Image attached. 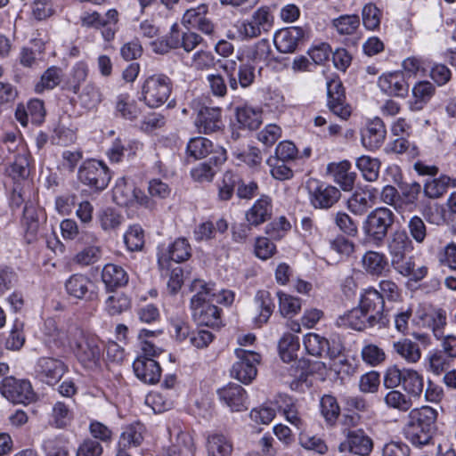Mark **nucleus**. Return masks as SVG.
I'll use <instances>...</instances> for the list:
<instances>
[{
  "label": "nucleus",
  "instance_id": "nucleus-1",
  "mask_svg": "<svg viewBox=\"0 0 456 456\" xmlns=\"http://www.w3.org/2000/svg\"><path fill=\"white\" fill-rule=\"evenodd\" d=\"M191 289L195 294L191 298V310L192 318L200 324L212 328H218L222 324L219 308L213 304L216 291L211 284L201 280H195Z\"/></svg>",
  "mask_w": 456,
  "mask_h": 456
},
{
  "label": "nucleus",
  "instance_id": "nucleus-2",
  "mask_svg": "<svg viewBox=\"0 0 456 456\" xmlns=\"http://www.w3.org/2000/svg\"><path fill=\"white\" fill-rule=\"evenodd\" d=\"M438 412L430 406L410 411L404 427L406 438L416 446L428 444L436 430Z\"/></svg>",
  "mask_w": 456,
  "mask_h": 456
},
{
  "label": "nucleus",
  "instance_id": "nucleus-3",
  "mask_svg": "<svg viewBox=\"0 0 456 456\" xmlns=\"http://www.w3.org/2000/svg\"><path fill=\"white\" fill-rule=\"evenodd\" d=\"M84 330L75 323L59 324L53 319H47L45 322L43 339L50 348L72 349L77 340L82 338Z\"/></svg>",
  "mask_w": 456,
  "mask_h": 456
},
{
  "label": "nucleus",
  "instance_id": "nucleus-4",
  "mask_svg": "<svg viewBox=\"0 0 456 456\" xmlns=\"http://www.w3.org/2000/svg\"><path fill=\"white\" fill-rule=\"evenodd\" d=\"M72 347L78 362L86 370L96 371L101 369L102 360V343L98 337L82 332Z\"/></svg>",
  "mask_w": 456,
  "mask_h": 456
},
{
  "label": "nucleus",
  "instance_id": "nucleus-5",
  "mask_svg": "<svg viewBox=\"0 0 456 456\" xmlns=\"http://www.w3.org/2000/svg\"><path fill=\"white\" fill-rule=\"evenodd\" d=\"M384 385L387 388H395L400 385L411 395L418 397L423 391V377L417 370L410 368L400 370L393 365L385 372Z\"/></svg>",
  "mask_w": 456,
  "mask_h": 456
},
{
  "label": "nucleus",
  "instance_id": "nucleus-6",
  "mask_svg": "<svg viewBox=\"0 0 456 456\" xmlns=\"http://www.w3.org/2000/svg\"><path fill=\"white\" fill-rule=\"evenodd\" d=\"M395 215L387 208H377L372 210L363 223L366 236L374 242H381L393 225Z\"/></svg>",
  "mask_w": 456,
  "mask_h": 456
},
{
  "label": "nucleus",
  "instance_id": "nucleus-7",
  "mask_svg": "<svg viewBox=\"0 0 456 456\" xmlns=\"http://www.w3.org/2000/svg\"><path fill=\"white\" fill-rule=\"evenodd\" d=\"M273 25V17L266 7L258 8L248 20L237 26L239 37L243 40L253 39L269 32Z\"/></svg>",
  "mask_w": 456,
  "mask_h": 456
},
{
  "label": "nucleus",
  "instance_id": "nucleus-8",
  "mask_svg": "<svg viewBox=\"0 0 456 456\" xmlns=\"http://www.w3.org/2000/svg\"><path fill=\"white\" fill-rule=\"evenodd\" d=\"M170 93V79L164 75L149 77L142 86V100L151 108H157L165 103Z\"/></svg>",
  "mask_w": 456,
  "mask_h": 456
},
{
  "label": "nucleus",
  "instance_id": "nucleus-9",
  "mask_svg": "<svg viewBox=\"0 0 456 456\" xmlns=\"http://www.w3.org/2000/svg\"><path fill=\"white\" fill-rule=\"evenodd\" d=\"M186 152L194 159H202L210 156V161L216 166L224 164L227 159V152L223 146L215 145L209 139L203 136L190 139Z\"/></svg>",
  "mask_w": 456,
  "mask_h": 456
},
{
  "label": "nucleus",
  "instance_id": "nucleus-10",
  "mask_svg": "<svg viewBox=\"0 0 456 456\" xmlns=\"http://www.w3.org/2000/svg\"><path fill=\"white\" fill-rule=\"evenodd\" d=\"M235 354L238 361L232 365L231 375L241 383L248 384L256 377V365L260 363L261 356L241 347L235 349Z\"/></svg>",
  "mask_w": 456,
  "mask_h": 456
},
{
  "label": "nucleus",
  "instance_id": "nucleus-11",
  "mask_svg": "<svg viewBox=\"0 0 456 456\" xmlns=\"http://www.w3.org/2000/svg\"><path fill=\"white\" fill-rule=\"evenodd\" d=\"M0 392L4 397L13 403H30L36 400L29 381L17 379L12 376L4 378L0 384Z\"/></svg>",
  "mask_w": 456,
  "mask_h": 456
},
{
  "label": "nucleus",
  "instance_id": "nucleus-12",
  "mask_svg": "<svg viewBox=\"0 0 456 456\" xmlns=\"http://www.w3.org/2000/svg\"><path fill=\"white\" fill-rule=\"evenodd\" d=\"M78 179L82 183L101 191L107 187L110 175L105 164L93 159L85 161L79 167Z\"/></svg>",
  "mask_w": 456,
  "mask_h": 456
},
{
  "label": "nucleus",
  "instance_id": "nucleus-13",
  "mask_svg": "<svg viewBox=\"0 0 456 456\" xmlns=\"http://www.w3.org/2000/svg\"><path fill=\"white\" fill-rule=\"evenodd\" d=\"M359 306L369 317V325H384L387 322L384 312L385 302L383 296L377 289L370 288L362 295Z\"/></svg>",
  "mask_w": 456,
  "mask_h": 456
},
{
  "label": "nucleus",
  "instance_id": "nucleus-14",
  "mask_svg": "<svg viewBox=\"0 0 456 456\" xmlns=\"http://www.w3.org/2000/svg\"><path fill=\"white\" fill-rule=\"evenodd\" d=\"M113 200L119 206L145 205L148 199L133 183L119 179L113 189Z\"/></svg>",
  "mask_w": 456,
  "mask_h": 456
},
{
  "label": "nucleus",
  "instance_id": "nucleus-15",
  "mask_svg": "<svg viewBox=\"0 0 456 456\" xmlns=\"http://www.w3.org/2000/svg\"><path fill=\"white\" fill-rule=\"evenodd\" d=\"M387 249L391 264L396 271L407 262L406 253L412 249V242L405 232L396 231L388 240Z\"/></svg>",
  "mask_w": 456,
  "mask_h": 456
},
{
  "label": "nucleus",
  "instance_id": "nucleus-16",
  "mask_svg": "<svg viewBox=\"0 0 456 456\" xmlns=\"http://www.w3.org/2000/svg\"><path fill=\"white\" fill-rule=\"evenodd\" d=\"M311 202L315 208H329L340 198V191L332 185L313 180L308 183Z\"/></svg>",
  "mask_w": 456,
  "mask_h": 456
},
{
  "label": "nucleus",
  "instance_id": "nucleus-17",
  "mask_svg": "<svg viewBox=\"0 0 456 456\" xmlns=\"http://www.w3.org/2000/svg\"><path fill=\"white\" fill-rule=\"evenodd\" d=\"M93 288V281L87 275L81 273L71 275L65 282L67 293L80 300L93 301L96 299L97 293Z\"/></svg>",
  "mask_w": 456,
  "mask_h": 456
},
{
  "label": "nucleus",
  "instance_id": "nucleus-18",
  "mask_svg": "<svg viewBox=\"0 0 456 456\" xmlns=\"http://www.w3.org/2000/svg\"><path fill=\"white\" fill-rule=\"evenodd\" d=\"M67 370L65 363L57 358L41 357L36 366V372L40 379L49 385L56 384Z\"/></svg>",
  "mask_w": 456,
  "mask_h": 456
},
{
  "label": "nucleus",
  "instance_id": "nucleus-19",
  "mask_svg": "<svg viewBox=\"0 0 456 456\" xmlns=\"http://www.w3.org/2000/svg\"><path fill=\"white\" fill-rule=\"evenodd\" d=\"M191 248L184 238L175 240L167 249V253H161L159 256V266L161 270H168L170 260L175 263L187 261L191 257Z\"/></svg>",
  "mask_w": 456,
  "mask_h": 456
},
{
  "label": "nucleus",
  "instance_id": "nucleus-20",
  "mask_svg": "<svg viewBox=\"0 0 456 456\" xmlns=\"http://www.w3.org/2000/svg\"><path fill=\"white\" fill-rule=\"evenodd\" d=\"M194 125L200 134H212L222 126L221 109L218 107H202L195 118Z\"/></svg>",
  "mask_w": 456,
  "mask_h": 456
},
{
  "label": "nucleus",
  "instance_id": "nucleus-21",
  "mask_svg": "<svg viewBox=\"0 0 456 456\" xmlns=\"http://www.w3.org/2000/svg\"><path fill=\"white\" fill-rule=\"evenodd\" d=\"M305 37V30L300 27H289L278 31L273 38L277 50L283 53H293L300 40Z\"/></svg>",
  "mask_w": 456,
  "mask_h": 456
},
{
  "label": "nucleus",
  "instance_id": "nucleus-22",
  "mask_svg": "<svg viewBox=\"0 0 456 456\" xmlns=\"http://www.w3.org/2000/svg\"><path fill=\"white\" fill-rule=\"evenodd\" d=\"M373 442L362 430L352 431L347 434L346 440L340 444L339 451L348 450L357 455L366 456L370 453Z\"/></svg>",
  "mask_w": 456,
  "mask_h": 456
},
{
  "label": "nucleus",
  "instance_id": "nucleus-23",
  "mask_svg": "<svg viewBox=\"0 0 456 456\" xmlns=\"http://www.w3.org/2000/svg\"><path fill=\"white\" fill-rule=\"evenodd\" d=\"M133 368L137 378L145 383L154 384L160 379L161 368L152 358L138 356L133 363Z\"/></svg>",
  "mask_w": 456,
  "mask_h": 456
},
{
  "label": "nucleus",
  "instance_id": "nucleus-24",
  "mask_svg": "<svg viewBox=\"0 0 456 456\" xmlns=\"http://www.w3.org/2000/svg\"><path fill=\"white\" fill-rule=\"evenodd\" d=\"M272 214L273 203L271 197L262 195L246 212V219L250 225L258 226L268 221Z\"/></svg>",
  "mask_w": 456,
  "mask_h": 456
},
{
  "label": "nucleus",
  "instance_id": "nucleus-25",
  "mask_svg": "<svg viewBox=\"0 0 456 456\" xmlns=\"http://www.w3.org/2000/svg\"><path fill=\"white\" fill-rule=\"evenodd\" d=\"M220 399L232 411H241L247 409L246 391L237 384H229L218 390Z\"/></svg>",
  "mask_w": 456,
  "mask_h": 456
},
{
  "label": "nucleus",
  "instance_id": "nucleus-26",
  "mask_svg": "<svg viewBox=\"0 0 456 456\" xmlns=\"http://www.w3.org/2000/svg\"><path fill=\"white\" fill-rule=\"evenodd\" d=\"M386 127L379 118L370 120L362 134V142L369 150H376L381 146L386 138Z\"/></svg>",
  "mask_w": 456,
  "mask_h": 456
},
{
  "label": "nucleus",
  "instance_id": "nucleus-27",
  "mask_svg": "<svg viewBox=\"0 0 456 456\" xmlns=\"http://www.w3.org/2000/svg\"><path fill=\"white\" fill-rule=\"evenodd\" d=\"M350 163L344 160L338 163L329 164L327 170L344 191H351L354 187L355 174L350 172Z\"/></svg>",
  "mask_w": 456,
  "mask_h": 456
},
{
  "label": "nucleus",
  "instance_id": "nucleus-28",
  "mask_svg": "<svg viewBox=\"0 0 456 456\" xmlns=\"http://www.w3.org/2000/svg\"><path fill=\"white\" fill-rule=\"evenodd\" d=\"M379 86L386 94L396 96H403L408 91V85L401 72L382 75L379 78Z\"/></svg>",
  "mask_w": 456,
  "mask_h": 456
},
{
  "label": "nucleus",
  "instance_id": "nucleus-29",
  "mask_svg": "<svg viewBox=\"0 0 456 456\" xmlns=\"http://www.w3.org/2000/svg\"><path fill=\"white\" fill-rule=\"evenodd\" d=\"M304 346L309 354L314 356H322L326 354L330 357H335L337 351L330 348L329 340L316 333L311 332L304 337Z\"/></svg>",
  "mask_w": 456,
  "mask_h": 456
},
{
  "label": "nucleus",
  "instance_id": "nucleus-30",
  "mask_svg": "<svg viewBox=\"0 0 456 456\" xmlns=\"http://www.w3.org/2000/svg\"><path fill=\"white\" fill-rule=\"evenodd\" d=\"M456 187V179L442 175L437 178L428 179L423 191L426 197L436 200L443 197L450 188Z\"/></svg>",
  "mask_w": 456,
  "mask_h": 456
},
{
  "label": "nucleus",
  "instance_id": "nucleus-31",
  "mask_svg": "<svg viewBox=\"0 0 456 456\" xmlns=\"http://www.w3.org/2000/svg\"><path fill=\"white\" fill-rule=\"evenodd\" d=\"M274 304L271 293L267 290H259L254 300L253 310L256 314V322L262 325L269 320L273 314Z\"/></svg>",
  "mask_w": 456,
  "mask_h": 456
},
{
  "label": "nucleus",
  "instance_id": "nucleus-32",
  "mask_svg": "<svg viewBox=\"0 0 456 456\" xmlns=\"http://www.w3.org/2000/svg\"><path fill=\"white\" fill-rule=\"evenodd\" d=\"M276 403L288 422L298 430L304 428V420L289 396L287 395H279L276 398Z\"/></svg>",
  "mask_w": 456,
  "mask_h": 456
},
{
  "label": "nucleus",
  "instance_id": "nucleus-33",
  "mask_svg": "<svg viewBox=\"0 0 456 456\" xmlns=\"http://www.w3.org/2000/svg\"><path fill=\"white\" fill-rule=\"evenodd\" d=\"M208 456H231L232 452V443L223 434L214 433L207 439Z\"/></svg>",
  "mask_w": 456,
  "mask_h": 456
},
{
  "label": "nucleus",
  "instance_id": "nucleus-34",
  "mask_svg": "<svg viewBox=\"0 0 456 456\" xmlns=\"http://www.w3.org/2000/svg\"><path fill=\"white\" fill-rule=\"evenodd\" d=\"M263 111L260 108H253L248 105L238 107L236 109L237 121L249 130L257 129L263 122Z\"/></svg>",
  "mask_w": 456,
  "mask_h": 456
},
{
  "label": "nucleus",
  "instance_id": "nucleus-35",
  "mask_svg": "<svg viewBox=\"0 0 456 456\" xmlns=\"http://www.w3.org/2000/svg\"><path fill=\"white\" fill-rule=\"evenodd\" d=\"M387 265L385 255L377 251H367L362 257L363 270L372 276H380Z\"/></svg>",
  "mask_w": 456,
  "mask_h": 456
},
{
  "label": "nucleus",
  "instance_id": "nucleus-36",
  "mask_svg": "<svg viewBox=\"0 0 456 456\" xmlns=\"http://www.w3.org/2000/svg\"><path fill=\"white\" fill-rule=\"evenodd\" d=\"M395 353L408 363H417L421 358V349L416 342L403 338L393 344Z\"/></svg>",
  "mask_w": 456,
  "mask_h": 456
},
{
  "label": "nucleus",
  "instance_id": "nucleus-37",
  "mask_svg": "<svg viewBox=\"0 0 456 456\" xmlns=\"http://www.w3.org/2000/svg\"><path fill=\"white\" fill-rule=\"evenodd\" d=\"M143 425L141 423L131 424L121 433L117 446L126 449L137 447L143 440Z\"/></svg>",
  "mask_w": 456,
  "mask_h": 456
},
{
  "label": "nucleus",
  "instance_id": "nucleus-38",
  "mask_svg": "<svg viewBox=\"0 0 456 456\" xmlns=\"http://www.w3.org/2000/svg\"><path fill=\"white\" fill-rule=\"evenodd\" d=\"M102 279L108 288H116L126 285L128 281V275L121 266L107 264L102 269Z\"/></svg>",
  "mask_w": 456,
  "mask_h": 456
},
{
  "label": "nucleus",
  "instance_id": "nucleus-39",
  "mask_svg": "<svg viewBox=\"0 0 456 456\" xmlns=\"http://www.w3.org/2000/svg\"><path fill=\"white\" fill-rule=\"evenodd\" d=\"M61 79V69L56 66H52L42 74L40 80L35 86V92L42 94L45 90L53 89L60 85Z\"/></svg>",
  "mask_w": 456,
  "mask_h": 456
},
{
  "label": "nucleus",
  "instance_id": "nucleus-40",
  "mask_svg": "<svg viewBox=\"0 0 456 456\" xmlns=\"http://www.w3.org/2000/svg\"><path fill=\"white\" fill-rule=\"evenodd\" d=\"M180 32L179 27L175 23L171 27V30L167 38H158L151 42V49L156 53H167L169 50L179 47Z\"/></svg>",
  "mask_w": 456,
  "mask_h": 456
},
{
  "label": "nucleus",
  "instance_id": "nucleus-41",
  "mask_svg": "<svg viewBox=\"0 0 456 456\" xmlns=\"http://www.w3.org/2000/svg\"><path fill=\"white\" fill-rule=\"evenodd\" d=\"M298 349V338L291 333H285L279 341L280 355L285 362L295 360Z\"/></svg>",
  "mask_w": 456,
  "mask_h": 456
},
{
  "label": "nucleus",
  "instance_id": "nucleus-42",
  "mask_svg": "<svg viewBox=\"0 0 456 456\" xmlns=\"http://www.w3.org/2000/svg\"><path fill=\"white\" fill-rule=\"evenodd\" d=\"M356 167L365 180L374 182L378 179L380 168V161L378 159L362 155L357 159Z\"/></svg>",
  "mask_w": 456,
  "mask_h": 456
},
{
  "label": "nucleus",
  "instance_id": "nucleus-43",
  "mask_svg": "<svg viewBox=\"0 0 456 456\" xmlns=\"http://www.w3.org/2000/svg\"><path fill=\"white\" fill-rule=\"evenodd\" d=\"M279 312L284 317L293 316L301 310V299L282 291L277 292Z\"/></svg>",
  "mask_w": 456,
  "mask_h": 456
},
{
  "label": "nucleus",
  "instance_id": "nucleus-44",
  "mask_svg": "<svg viewBox=\"0 0 456 456\" xmlns=\"http://www.w3.org/2000/svg\"><path fill=\"white\" fill-rule=\"evenodd\" d=\"M73 413L70 405L64 402H57L52 410V424L58 428H66L72 420Z\"/></svg>",
  "mask_w": 456,
  "mask_h": 456
},
{
  "label": "nucleus",
  "instance_id": "nucleus-45",
  "mask_svg": "<svg viewBox=\"0 0 456 456\" xmlns=\"http://www.w3.org/2000/svg\"><path fill=\"white\" fill-rule=\"evenodd\" d=\"M131 306L130 298L121 292H115L105 301V310L110 315H118Z\"/></svg>",
  "mask_w": 456,
  "mask_h": 456
},
{
  "label": "nucleus",
  "instance_id": "nucleus-46",
  "mask_svg": "<svg viewBox=\"0 0 456 456\" xmlns=\"http://www.w3.org/2000/svg\"><path fill=\"white\" fill-rule=\"evenodd\" d=\"M332 26L339 35H353L360 26V18L356 14L341 15L332 20Z\"/></svg>",
  "mask_w": 456,
  "mask_h": 456
},
{
  "label": "nucleus",
  "instance_id": "nucleus-47",
  "mask_svg": "<svg viewBox=\"0 0 456 456\" xmlns=\"http://www.w3.org/2000/svg\"><path fill=\"white\" fill-rule=\"evenodd\" d=\"M24 225L26 227V240L28 243L37 239L39 231L40 222L38 212L33 207H26L24 208Z\"/></svg>",
  "mask_w": 456,
  "mask_h": 456
},
{
  "label": "nucleus",
  "instance_id": "nucleus-48",
  "mask_svg": "<svg viewBox=\"0 0 456 456\" xmlns=\"http://www.w3.org/2000/svg\"><path fill=\"white\" fill-rule=\"evenodd\" d=\"M427 322L431 328L434 336L440 339L444 337V330L447 324L446 313L442 308L433 309L427 314Z\"/></svg>",
  "mask_w": 456,
  "mask_h": 456
},
{
  "label": "nucleus",
  "instance_id": "nucleus-49",
  "mask_svg": "<svg viewBox=\"0 0 456 456\" xmlns=\"http://www.w3.org/2000/svg\"><path fill=\"white\" fill-rule=\"evenodd\" d=\"M341 320L344 324L356 330H362L366 327V324H369V317L360 306L346 313L341 317Z\"/></svg>",
  "mask_w": 456,
  "mask_h": 456
},
{
  "label": "nucleus",
  "instance_id": "nucleus-50",
  "mask_svg": "<svg viewBox=\"0 0 456 456\" xmlns=\"http://www.w3.org/2000/svg\"><path fill=\"white\" fill-rule=\"evenodd\" d=\"M88 75V68L86 63L78 62L77 63L71 70L70 77L67 82L68 90L73 92L74 94H77L80 86L84 83Z\"/></svg>",
  "mask_w": 456,
  "mask_h": 456
},
{
  "label": "nucleus",
  "instance_id": "nucleus-51",
  "mask_svg": "<svg viewBox=\"0 0 456 456\" xmlns=\"http://www.w3.org/2000/svg\"><path fill=\"white\" fill-rule=\"evenodd\" d=\"M124 240L130 251H139L144 245V232L139 225L131 226L124 235Z\"/></svg>",
  "mask_w": 456,
  "mask_h": 456
},
{
  "label": "nucleus",
  "instance_id": "nucleus-52",
  "mask_svg": "<svg viewBox=\"0 0 456 456\" xmlns=\"http://www.w3.org/2000/svg\"><path fill=\"white\" fill-rule=\"evenodd\" d=\"M156 331L149 330H142L139 333V339L141 340V349L142 354L141 356H145L149 358H152L158 356L161 354L162 349L154 345L152 341L150 340L151 338L156 335Z\"/></svg>",
  "mask_w": 456,
  "mask_h": 456
},
{
  "label": "nucleus",
  "instance_id": "nucleus-53",
  "mask_svg": "<svg viewBox=\"0 0 456 456\" xmlns=\"http://www.w3.org/2000/svg\"><path fill=\"white\" fill-rule=\"evenodd\" d=\"M191 444V438L188 433L178 430L175 433V440L172 439V444L167 449L168 456H182Z\"/></svg>",
  "mask_w": 456,
  "mask_h": 456
},
{
  "label": "nucleus",
  "instance_id": "nucleus-54",
  "mask_svg": "<svg viewBox=\"0 0 456 456\" xmlns=\"http://www.w3.org/2000/svg\"><path fill=\"white\" fill-rule=\"evenodd\" d=\"M374 195L368 191H355L348 200V207L354 213L363 212L373 203Z\"/></svg>",
  "mask_w": 456,
  "mask_h": 456
},
{
  "label": "nucleus",
  "instance_id": "nucleus-55",
  "mask_svg": "<svg viewBox=\"0 0 456 456\" xmlns=\"http://www.w3.org/2000/svg\"><path fill=\"white\" fill-rule=\"evenodd\" d=\"M400 274L409 277L411 281H419L424 279L428 273V268L426 265L415 268V264L411 257H408L407 262L396 270Z\"/></svg>",
  "mask_w": 456,
  "mask_h": 456
},
{
  "label": "nucleus",
  "instance_id": "nucleus-56",
  "mask_svg": "<svg viewBox=\"0 0 456 456\" xmlns=\"http://www.w3.org/2000/svg\"><path fill=\"white\" fill-rule=\"evenodd\" d=\"M128 94H120L118 96L116 110L123 118L133 120L139 115V109L134 102H128Z\"/></svg>",
  "mask_w": 456,
  "mask_h": 456
},
{
  "label": "nucleus",
  "instance_id": "nucleus-57",
  "mask_svg": "<svg viewBox=\"0 0 456 456\" xmlns=\"http://www.w3.org/2000/svg\"><path fill=\"white\" fill-rule=\"evenodd\" d=\"M380 11L376 5L371 3L365 4L362 12L364 27L370 30L379 28L380 24Z\"/></svg>",
  "mask_w": 456,
  "mask_h": 456
},
{
  "label": "nucleus",
  "instance_id": "nucleus-58",
  "mask_svg": "<svg viewBox=\"0 0 456 456\" xmlns=\"http://www.w3.org/2000/svg\"><path fill=\"white\" fill-rule=\"evenodd\" d=\"M321 411L327 421L333 422L340 412L336 398L329 395H323L321 399Z\"/></svg>",
  "mask_w": 456,
  "mask_h": 456
},
{
  "label": "nucleus",
  "instance_id": "nucleus-59",
  "mask_svg": "<svg viewBox=\"0 0 456 456\" xmlns=\"http://www.w3.org/2000/svg\"><path fill=\"white\" fill-rule=\"evenodd\" d=\"M284 162L277 159V158H269L267 159V164L271 168V175L274 179L284 181L293 177L292 169L285 165Z\"/></svg>",
  "mask_w": 456,
  "mask_h": 456
},
{
  "label": "nucleus",
  "instance_id": "nucleus-60",
  "mask_svg": "<svg viewBox=\"0 0 456 456\" xmlns=\"http://www.w3.org/2000/svg\"><path fill=\"white\" fill-rule=\"evenodd\" d=\"M102 256V248L100 246L92 245L89 246L75 256V262L81 265H89L96 263Z\"/></svg>",
  "mask_w": 456,
  "mask_h": 456
},
{
  "label": "nucleus",
  "instance_id": "nucleus-61",
  "mask_svg": "<svg viewBox=\"0 0 456 456\" xmlns=\"http://www.w3.org/2000/svg\"><path fill=\"white\" fill-rule=\"evenodd\" d=\"M24 343L23 324L15 322L6 338L5 347L9 350H19L23 346Z\"/></svg>",
  "mask_w": 456,
  "mask_h": 456
},
{
  "label": "nucleus",
  "instance_id": "nucleus-62",
  "mask_svg": "<svg viewBox=\"0 0 456 456\" xmlns=\"http://www.w3.org/2000/svg\"><path fill=\"white\" fill-rule=\"evenodd\" d=\"M362 360L371 366H377L386 359L385 352L378 346L370 344L362 350Z\"/></svg>",
  "mask_w": 456,
  "mask_h": 456
},
{
  "label": "nucleus",
  "instance_id": "nucleus-63",
  "mask_svg": "<svg viewBox=\"0 0 456 456\" xmlns=\"http://www.w3.org/2000/svg\"><path fill=\"white\" fill-rule=\"evenodd\" d=\"M102 97L100 89L92 83L87 84L80 94L82 103L87 108L98 105L102 102Z\"/></svg>",
  "mask_w": 456,
  "mask_h": 456
},
{
  "label": "nucleus",
  "instance_id": "nucleus-64",
  "mask_svg": "<svg viewBox=\"0 0 456 456\" xmlns=\"http://www.w3.org/2000/svg\"><path fill=\"white\" fill-rule=\"evenodd\" d=\"M188 65L197 70H205L214 65V57L210 52L197 51L192 54Z\"/></svg>",
  "mask_w": 456,
  "mask_h": 456
}]
</instances>
